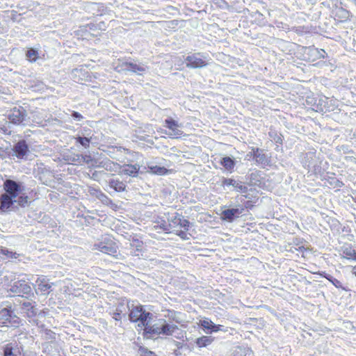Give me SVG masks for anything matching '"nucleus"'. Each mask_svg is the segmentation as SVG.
<instances>
[{
    "instance_id": "nucleus-1",
    "label": "nucleus",
    "mask_w": 356,
    "mask_h": 356,
    "mask_svg": "<svg viewBox=\"0 0 356 356\" xmlns=\"http://www.w3.org/2000/svg\"><path fill=\"white\" fill-rule=\"evenodd\" d=\"M5 193L0 196V209L3 212L8 211L14 202L22 207L29 203V197L23 193L22 184L12 179H6L3 184Z\"/></svg>"
},
{
    "instance_id": "nucleus-2",
    "label": "nucleus",
    "mask_w": 356,
    "mask_h": 356,
    "mask_svg": "<svg viewBox=\"0 0 356 356\" xmlns=\"http://www.w3.org/2000/svg\"><path fill=\"white\" fill-rule=\"evenodd\" d=\"M92 250H98L115 259H118L120 255L119 246L116 241L110 235L102 236L99 242L93 245Z\"/></svg>"
},
{
    "instance_id": "nucleus-3",
    "label": "nucleus",
    "mask_w": 356,
    "mask_h": 356,
    "mask_svg": "<svg viewBox=\"0 0 356 356\" xmlns=\"http://www.w3.org/2000/svg\"><path fill=\"white\" fill-rule=\"evenodd\" d=\"M169 220L172 230L170 233H174L182 240H188L189 238L187 233L191 225L189 220L178 213H176Z\"/></svg>"
},
{
    "instance_id": "nucleus-4",
    "label": "nucleus",
    "mask_w": 356,
    "mask_h": 356,
    "mask_svg": "<svg viewBox=\"0 0 356 356\" xmlns=\"http://www.w3.org/2000/svg\"><path fill=\"white\" fill-rule=\"evenodd\" d=\"M325 52L323 49H318L314 47H302L297 53V58L302 62L314 63L325 58Z\"/></svg>"
},
{
    "instance_id": "nucleus-5",
    "label": "nucleus",
    "mask_w": 356,
    "mask_h": 356,
    "mask_svg": "<svg viewBox=\"0 0 356 356\" xmlns=\"http://www.w3.org/2000/svg\"><path fill=\"white\" fill-rule=\"evenodd\" d=\"M152 316V314L147 312L141 305L133 306L129 314V320L131 322L140 323L138 326H146Z\"/></svg>"
},
{
    "instance_id": "nucleus-6",
    "label": "nucleus",
    "mask_w": 356,
    "mask_h": 356,
    "mask_svg": "<svg viewBox=\"0 0 356 356\" xmlns=\"http://www.w3.org/2000/svg\"><path fill=\"white\" fill-rule=\"evenodd\" d=\"M185 60L186 67L192 69L205 67L209 64L207 57L200 52L188 55Z\"/></svg>"
},
{
    "instance_id": "nucleus-7",
    "label": "nucleus",
    "mask_w": 356,
    "mask_h": 356,
    "mask_svg": "<svg viewBox=\"0 0 356 356\" xmlns=\"http://www.w3.org/2000/svg\"><path fill=\"white\" fill-rule=\"evenodd\" d=\"M164 127L168 130L165 134L170 138L179 139L184 136V131L181 129V125L170 117L165 120Z\"/></svg>"
},
{
    "instance_id": "nucleus-8",
    "label": "nucleus",
    "mask_w": 356,
    "mask_h": 356,
    "mask_svg": "<svg viewBox=\"0 0 356 356\" xmlns=\"http://www.w3.org/2000/svg\"><path fill=\"white\" fill-rule=\"evenodd\" d=\"M20 318L13 314L11 307L9 309L3 308L0 310V323L2 326L18 327L20 324Z\"/></svg>"
},
{
    "instance_id": "nucleus-9",
    "label": "nucleus",
    "mask_w": 356,
    "mask_h": 356,
    "mask_svg": "<svg viewBox=\"0 0 356 356\" xmlns=\"http://www.w3.org/2000/svg\"><path fill=\"white\" fill-rule=\"evenodd\" d=\"M111 164L114 166L115 172L120 175H128L129 177H136L138 176L140 165L138 164H124L120 165L117 163L111 162Z\"/></svg>"
},
{
    "instance_id": "nucleus-10",
    "label": "nucleus",
    "mask_w": 356,
    "mask_h": 356,
    "mask_svg": "<svg viewBox=\"0 0 356 356\" xmlns=\"http://www.w3.org/2000/svg\"><path fill=\"white\" fill-rule=\"evenodd\" d=\"M8 291L14 296L24 297L30 295L32 289L30 285L24 280H18L13 283Z\"/></svg>"
},
{
    "instance_id": "nucleus-11",
    "label": "nucleus",
    "mask_w": 356,
    "mask_h": 356,
    "mask_svg": "<svg viewBox=\"0 0 356 356\" xmlns=\"http://www.w3.org/2000/svg\"><path fill=\"white\" fill-rule=\"evenodd\" d=\"M26 116V111L22 106L14 107L10 110L8 119L10 122L19 125L22 124Z\"/></svg>"
},
{
    "instance_id": "nucleus-12",
    "label": "nucleus",
    "mask_w": 356,
    "mask_h": 356,
    "mask_svg": "<svg viewBox=\"0 0 356 356\" xmlns=\"http://www.w3.org/2000/svg\"><path fill=\"white\" fill-rule=\"evenodd\" d=\"M129 241L132 255L136 257L142 255L145 250V244L141 238L137 234H134L130 236Z\"/></svg>"
},
{
    "instance_id": "nucleus-13",
    "label": "nucleus",
    "mask_w": 356,
    "mask_h": 356,
    "mask_svg": "<svg viewBox=\"0 0 356 356\" xmlns=\"http://www.w3.org/2000/svg\"><path fill=\"white\" fill-rule=\"evenodd\" d=\"M243 208H232L222 211L220 219L223 221L233 222L235 218H238L243 211Z\"/></svg>"
},
{
    "instance_id": "nucleus-14",
    "label": "nucleus",
    "mask_w": 356,
    "mask_h": 356,
    "mask_svg": "<svg viewBox=\"0 0 356 356\" xmlns=\"http://www.w3.org/2000/svg\"><path fill=\"white\" fill-rule=\"evenodd\" d=\"M122 67H124L125 70L131 71L138 74H142L146 70L145 65L132 62H124L122 64Z\"/></svg>"
},
{
    "instance_id": "nucleus-15",
    "label": "nucleus",
    "mask_w": 356,
    "mask_h": 356,
    "mask_svg": "<svg viewBox=\"0 0 356 356\" xmlns=\"http://www.w3.org/2000/svg\"><path fill=\"white\" fill-rule=\"evenodd\" d=\"M3 356H22V353L17 344L10 343L3 347Z\"/></svg>"
},
{
    "instance_id": "nucleus-16",
    "label": "nucleus",
    "mask_w": 356,
    "mask_h": 356,
    "mask_svg": "<svg viewBox=\"0 0 356 356\" xmlns=\"http://www.w3.org/2000/svg\"><path fill=\"white\" fill-rule=\"evenodd\" d=\"M38 285L37 290L42 295L49 294L51 288V284L45 277H39L36 280Z\"/></svg>"
},
{
    "instance_id": "nucleus-17",
    "label": "nucleus",
    "mask_w": 356,
    "mask_h": 356,
    "mask_svg": "<svg viewBox=\"0 0 356 356\" xmlns=\"http://www.w3.org/2000/svg\"><path fill=\"white\" fill-rule=\"evenodd\" d=\"M222 186H232L235 190L239 192H246L247 187L244 186L241 182H238L232 178H223L222 181Z\"/></svg>"
},
{
    "instance_id": "nucleus-18",
    "label": "nucleus",
    "mask_w": 356,
    "mask_h": 356,
    "mask_svg": "<svg viewBox=\"0 0 356 356\" xmlns=\"http://www.w3.org/2000/svg\"><path fill=\"white\" fill-rule=\"evenodd\" d=\"M13 150L17 158L22 159L27 154L29 147L24 140H21L15 145Z\"/></svg>"
},
{
    "instance_id": "nucleus-19",
    "label": "nucleus",
    "mask_w": 356,
    "mask_h": 356,
    "mask_svg": "<svg viewBox=\"0 0 356 356\" xmlns=\"http://www.w3.org/2000/svg\"><path fill=\"white\" fill-rule=\"evenodd\" d=\"M109 186L116 192H123L126 190V184L118 179H112L108 181Z\"/></svg>"
},
{
    "instance_id": "nucleus-20",
    "label": "nucleus",
    "mask_w": 356,
    "mask_h": 356,
    "mask_svg": "<svg viewBox=\"0 0 356 356\" xmlns=\"http://www.w3.org/2000/svg\"><path fill=\"white\" fill-rule=\"evenodd\" d=\"M199 325L202 326L204 330H210L212 332H218L220 330V325H214L213 322L208 319L205 318L200 321Z\"/></svg>"
},
{
    "instance_id": "nucleus-21",
    "label": "nucleus",
    "mask_w": 356,
    "mask_h": 356,
    "mask_svg": "<svg viewBox=\"0 0 356 356\" xmlns=\"http://www.w3.org/2000/svg\"><path fill=\"white\" fill-rule=\"evenodd\" d=\"M148 172L153 175H165L168 173H171L172 172V170H168L165 167L152 165L148 166Z\"/></svg>"
},
{
    "instance_id": "nucleus-22",
    "label": "nucleus",
    "mask_w": 356,
    "mask_h": 356,
    "mask_svg": "<svg viewBox=\"0 0 356 356\" xmlns=\"http://www.w3.org/2000/svg\"><path fill=\"white\" fill-rule=\"evenodd\" d=\"M348 17V12L342 8H338L334 13V19L339 22L347 21Z\"/></svg>"
},
{
    "instance_id": "nucleus-23",
    "label": "nucleus",
    "mask_w": 356,
    "mask_h": 356,
    "mask_svg": "<svg viewBox=\"0 0 356 356\" xmlns=\"http://www.w3.org/2000/svg\"><path fill=\"white\" fill-rule=\"evenodd\" d=\"M343 255L346 259L356 261V250L350 245L343 249Z\"/></svg>"
},
{
    "instance_id": "nucleus-24",
    "label": "nucleus",
    "mask_w": 356,
    "mask_h": 356,
    "mask_svg": "<svg viewBox=\"0 0 356 356\" xmlns=\"http://www.w3.org/2000/svg\"><path fill=\"white\" fill-rule=\"evenodd\" d=\"M213 339L207 336H202L196 339L195 343L199 348H204L211 344Z\"/></svg>"
},
{
    "instance_id": "nucleus-25",
    "label": "nucleus",
    "mask_w": 356,
    "mask_h": 356,
    "mask_svg": "<svg viewBox=\"0 0 356 356\" xmlns=\"http://www.w3.org/2000/svg\"><path fill=\"white\" fill-rule=\"evenodd\" d=\"M26 57L29 62L34 63L39 58V53L33 48H29L26 52Z\"/></svg>"
},
{
    "instance_id": "nucleus-26",
    "label": "nucleus",
    "mask_w": 356,
    "mask_h": 356,
    "mask_svg": "<svg viewBox=\"0 0 356 356\" xmlns=\"http://www.w3.org/2000/svg\"><path fill=\"white\" fill-rule=\"evenodd\" d=\"M177 329V327L176 325L164 324L160 328L159 334L171 335Z\"/></svg>"
},
{
    "instance_id": "nucleus-27",
    "label": "nucleus",
    "mask_w": 356,
    "mask_h": 356,
    "mask_svg": "<svg viewBox=\"0 0 356 356\" xmlns=\"http://www.w3.org/2000/svg\"><path fill=\"white\" fill-rule=\"evenodd\" d=\"M220 164L226 170H233V168H234V165H235L234 161L232 158H230L229 156L223 157L222 159L220 161Z\"/></svg>"
},
{
    "instance_id": "nucleus-28",
    "label": "nucleus",
    "mask_w": 356,
    "mask_h": 356,
    "mask_svg": "<svg viewBox=\"0 0 356 356\" xmlns=\"http://www.w3.org/2000/svg\"><path fill=\"white\" fill-rule=\"evenodd\" d=\"M102 197H104L102 202L105 205L109 207L113 211H117L119 209V206L106 195L102 194Z\"/></svg>"
},
{
    "instance_id": "nucleus-29",
    "label": "nucleus",
    "mask_w": 356,
    "mask_h": 356,
    "mask_svg": "<svg viewBox=\"0 0 356 356\" xmlns=\"http://www.w3.org/2000/svg\"><path fill=\"white\" fill-rule=\"evenodd\" d=\"M138 353L139 356H156L154 352L142 346L138 347Z\"/></svg>"
},
{
    "instance_id": "nucleus-30",
    "label": "nucleus",
    "mask_w": 356,
    "mask_h": 356,
    "mask_svg": "<svg viewBox=\"0 0 356 356\" xmlns=\"http://www.w3.org/2000/svg\"><path fill=\"white\" fill-rule=\"evenodd\" d=\"M337 289H341L343 291H348L345 287L343 286L342 283L337 279L333 277H325Z\"/></svg>"
},
{
    "instance_id": "nucleus-31",
    "label": "nucleus",
    "mask_w": 356,
    "mask_h": 356,
    "mask_svg": "<svg viewBox=\"0 0 356 356\" xmlns=\"http://www.w3.org/2000/svg\"><path fill=\"white\" fill-rule=\"evenodd\" d=\"M76 141L79 143L82 146L85 148H88L90 147V140L86 137H77L76 138Z\"/></svg>"
},
{
    "instance_id": "nucleus-32",
    "label": "nucleus",
    "mask_w": 356,
    "mask_h": 356,
    "mask_svg": "<svg viewBox=\"0 0 356 356\" xmlns=\"http://www.w3.org/2000/svg\"><path fill=\"white\" fill-rule=\"evenodd\" d=\"M113 318L117 321H120L122 318V310L120 308L116 309L111 314Z\"/></svg>"
},
{
    "instance_id": "nucleus-33",
    "label": "nucleus",
    "mask_w": 356,
    "mask_h": 356,
    "mask_svg": "<svg viewBox=\"0 0 356 356\" xmlns=\"http://www.w3.org/2000/svg\"><path fill=\"white\" fill-rule=\"evenodd\" d=\"M76 161H78L79 163L83 161L86 163H89L90 161H92V157L90 155H77Z\"/></svg>"
},
{
    "instance_id": "nucleus-34",
    "label": "nucleus",
    "mask_w": 356,
    "mask_h": 356,
    "mask_svg": "<svg viewBox=\"0 0 356 356\" xmlns=\"http://www.w3.org/2000/svg\"><path fill=\"white\" fill-rule=\"evenodd\" d=\"M252 156L254 159H257L260 156H264V155L262 153V150H261L258 147H252Z\"/></svg>"
},
{
    "instance_id": "nucleus-35",
    "label": "nucleus",
    "mask_w": 356,
    "mask_h": 356,
    "mask_svg": "<svg viewBox=\"0 0 356 356\" xmlns=\"http://www.w3.org/2000/svg\"><path fill=\"white\" fill-rule=\"evenodd\" d=\"M159 228L163 229L165 233L170 234L171 230L170 222L167 224L165 221L159 225Z\"/></svg>"
},
{
    "instance_id": "nucleus-36",
    "label": "nucleus",
    "mask_w": 356,
    "mask_h": 356,
    "mask_svg": "<svg viewBox=\"0 0 356 356\" xmlns=\"http://www.w3.org/2000/svg\"><path fill=\"white\" fill-rule=\"evenodd\" d=\"M143 327H144L145 333L150 334H159V331L156 330L151 326H148V324L146 326H143Z\"/></svg>"
},
{
    "instance_id": "nucleus-37",
    "label": "nucleus",
    "mask_w": 356,
    "mask_h": 356,
    "mask_svg": "<svg viewBox=\"0 0 356 356\" xmlns=\"http://www.w3.org/2000/svg\"><path fill=\"white\" fill-rule=\"evenodd\" d=\"M256 202H257V200L254 201L248 200V201L245 202L244 207L247 209H252L254 207Z\"/></svg>"
},
{
    "instance_id": "nucleus-38",
    "label": "nucleus",
    "mask_w": 356,
    "mask_h": 356,
    "mask_svg": "<svg viewBox=\"0 0 356 356\" xmlns=\"http://www.w3.org/2000/svg\"><path fill=\"white\" fill-rule=\"evenodd\" d=\"M296 250L301 252L302 254V257H304V253L305 252L311 251L312 249L309 248V247H305V246L302 245V246H299L298 248H296Z\"/></svg>"
},
{
    "instance_id": "nucleus-39",
    "label": "nucleus",
    "mask_w": 356,
    "mask_h": 356,
    "mask_svg": "<svg viewBox=\"0 0 356 356\" xmlns=\"http://www.w3.org/2000/svg\"><path fill=\"white\" fill-rule=\"evenodd\" d=\"M72 116L74 118L78 119L79 120L83 119V116L79 113H78L76 111H72Z\"/></svg>"
},
{
    "instance_id": "nucleus-40",
    "label": "nucleus",
    "mask_w": 356,
    "mask_h": 356,
    "mask_svg": "<svg viewBox=\"0 0 356 356\" xmlns=\"http://www.w3.org/2000/svg\"><path fill=\"white\" fill-rule=\"evenodd\" d=\"M352 273L356 277V265L352 268Z\"/></svg>"
},
{
    "instance_id": "nucleus-41",
    "label": "nucleus",
    "mask_w": 356,
    "mask_h": 356,
    "mask_svg": "<svg viewBox=\"0 0 356 356\" xmlns=\"http://www.w3.org/2000/svg\"><path fill=\"white\" fill-rule=\"evenodd\" d=\"M214 3H215L216 4H217V3H225V1H223V0H214Z\"/></svg>"
},
{
    "instance_id": "nucleus-42",
    "label": "nucleus",
    "mask_w": 356,
    "mask_h": 356,
    "mask_svg": "<svg viewBox=\"0 0 356 356\" xmlns=\"http://www.w3.org/2000/svg\"><path fill=\"white\" fill-rule=\"evenodd\" d=\"M92 26H93V25H92V24H87V25H86V26H83V28H84V29H86H86H87L88 27H89L90 29H91V28H92ZM81 28L82 29V27H81Z\"/></svg>"
},
{
    "instance_id": "nucleus-43",
    "label": "nucleus",
    "mask_w": 356,
    "mask_h": 356,
    "mask_svg": "<svg viewBox=\"0 0 356 356\" xmlns=\"http://www.w3.org/2000/svg\"><path fill=\"white\" fill-rule=\"evenodd\" d=\"M3 253L4 254H6V255H8V253H9V252H8V250H6V251H4Z\"/></svg>"
},
{
    "instance_id": "nucleus-44",
    "label": "nucleus",
    "mask_w": 356,
    "mask_h": 356,
    "mask_svg": "<svg viewBox=\"0 0 356 356\" xmlns=\"http://www.w3.org/2000/svg\"><path fill=\"white\" fill-rule=\"evenodd\" d=\"M355 202H356V200H355Z\"/></svg>"
}]
</instances>
